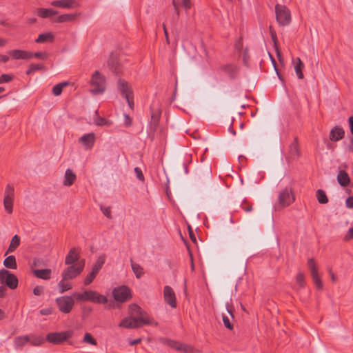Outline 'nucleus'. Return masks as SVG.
Here are the masks:
<instances>
[{"label":"nucleus","mask_w":353,"mask_h":353,"mask_svg":"<svg viewBox=\"0 0 353 353\" xmlns=\"http://www.w3.org/2000/svg\"><path fill=\"white\" fill-rule=\"evenodd\" d=\"M337 181L343 187L347 186L350 182V177L345 170H340L337 175Z\"/></svg>","instance_id":"nucleus-24"},{"label":"nucleus","mask_w":353,"mask_h":353,"mask_svg":"<svg viewBox=\"0 0 353 353\" xmlns=\"http://www.w3.org/2000/svg\"><path fill=\"white\" fill-rule=\"evenodd\" d=\"M126 99V101L130 107V109H133L134 108V101H133V95L128 97V98H125Z\"/></svg>","instance_id":"nucleus-55"},{"label":"nucleus","mask_w":353,"mask_h":353,"mask_svg":"<svg viewBox=\"0 0 353 353\" xmlns=\"http://www.w3.org/2000/svg\"><path fill=\"white\" fill-rule=\"evenodd\" d=\"M71 331L51 332L47 334L46 340L53 344H60L72 336Z\"/></svg>","instance_id":"nucleus-8"},{"label":"nucleus","mask_w":353,"mask_h":353,"mask_svg":"<svg viewBox=\"0 0 353 353\" xmlns=\"http://www.w3.org/2000/svg\"><path fill=\"white\" fill-rule=\"evenodd\" d=\"M351 133L353 134V116L348 119Z\"/></svg>","instance_id":"nucleus-60"},{"label":"nucleus","mask_w":353,"mask_h":353,"mask_svg":"<svg viewBox=\"0 0 353 353\" xmlns=\"http://www.w3.org/2000/svg\"><path fill=\"white\" fill-rule=\"evenodd\" d=\"M85 265L84 261H80L75 265H69L61 273V277L63 279L72 280L75 279L83 270Z\"/></svg>","instance_id":"nucleus-5"},{"label":"nucleus","mask_w":353,"mask_h":353,"mask_svg":"<svg viewBox=\"0 0 353 353\" xmlns=\"http://www.w3.org/2000/svg\"><path fill=\"white\" fill-rule=\"evenodd\" d=\"M347 148L350 152H353V137L350 139V143H348Z\"/></svg>","instance_id":"nucleus-58"},{"label":"nucleus","mask_w":353,"mask_h":353,"mask_svg":"<svg viewBox=\"0 0 353 353\" xmlns=\"http://www.w3.org/2000/svg\"><path fill=\"white\" fill-rule=\"evenodd\" d=\"M58 12L51 8H39L37 11V14L41 18H48L52 16L56 15Z\"/></svg>","instance_id":"nucleus-28"},{"label":"nucleus","mask_w":353,"mask_h":353,"mask_svg":"<svg viewBox=\"0 0 353 353\" xmlns=\"http://www.w3.org/2000/svg\"><path fill=\"white\" fill-rule=\"evenodd\" d=\"M14 196V188L10 185H8L6 188L5 193H4V198H9V199H13Z\"/></svg>","instance_id":"nucleus-41"},{"label":"nucleus","mask_w":353,"mask_h":353,"mask_svg":"<svg viewBox=\"0 0 353 353\" xmlns=\"http://www.w3.org/2000/svg\"><path fill=\"white\" fill-rule=\"evenodd\" d=\"M345 205L347 208H353V196H349L346 199Z\"/></svg>","instance_id":"nucleus-53"},{"label":"nucleus","mask_w":353,"mask_h":353,"mask_svg":"<svg viewBox=\"0 0 353 353\" xmlns=\"http://www.w3.org/2000/svg\"><path fill=\"white\" fill-rule=\"evenodd\" d=\"M50 4L54 7L68 9L77 6V3L75 0H56L52 1Z\"/></svg>","instance_id":"nucleus-19"},{"label":"nucleus","mask_w":353,"mask_h":353,"mask_svg":"<svg viewBox=\"0 0 353 353\" xmlns=\"http://www.w3.org/2000/svg\"><path fill=\"white\" fill-rule=\"evenodd\" d=\"M33 57L41 59H47L48 55L46 52H37L33 53Z\"/></svg>","instance_id":"nucleus-50"},{"label":"nucleus","mask_w":353,"mask_h":353,"mask_svg":"<svg viewBox=\"0 0 353 353\" xmlns=\"http://www.w3.org/2000/svg\"><path fill=\"white\" fill-rule=\"evenodd\" d=\"M275 13L276 21L280 26H287L290 23L291 14L286 6L276 4L275 6Z\"/></svg>","instance_id":"nucleus-6"},{"label":"nucleus","mask_w":353,"mask_h":353,"mask_svg":"<svg viewBox=\"0 0 353 353\" xmlns=\"http://www.w3.org/2000/svg\"><path fill=\"white\" fill-rule=\"evenodd\" d=\"M131 268L137 279H140L144 274L143 268L138 263L131 260Z\"/></svg>","instance_id":"nucleus-31"},{"label":"nucleus","mask_w":353,"mask_h":353,"mask_svg":"<svg viewBox=\"0 0 353 353\" xmlns=\"http://www.w3.org/2000/svg\"><path fill=\"white\" fill-rule=\"evenodd\" d=\"M101 210L102 211L104 216H105L108 219L112 218L111 215V208L110 207H103L101 206Z\"/></svg>","instance_id":"nucleus-46"},{"label":"nucleus","mask_w":353,"mask_h":353,"mask_svg":"<svg viewBox=\"0 0 353 353\" xmlns=\"http://www.w3.org/2000/svg\"><path fill=\"white\" fill-rule=\"evenodd\" d=\"M316 197L319 203L321 204H325L328 202V199L325 192L321 189L316 192Z\"/></svg>","instance_id":"nucleus-35"},{"label":"nucleus","mask_w":353,"mask_h":353,"mask_svg":"<svg viewBox=\"0 0 353 353\" xmlns=\"http://www.w3.org/2000/svg\"><path fill=\"white\" fill-rule=\"evenodd\" d=\"M140 341H141V339H134L133 341H130L129 343L131 345H134L138 344Z\"/></svg>","instance_id":"nucleus-62"},{"label":"nucleus","mask_w":353,"mask_h":353,"mask_svg":"<svg viewBox=\"0 0 353 353\" xmlns=\"http://www.w3.org/2000/svg\"><path fill=\"white\" fill-rule=\"evenodd\" d=\"M241 208L245 212H250L252 210V205L244 201L243 203L241 204Z\"/></svg>","instance_id":"nucleus-47"},{"label":"nucleus","mask_w":353,"mask_h":353,"mask_svg":"<svg viewBox=\"0 0 353 353\" xmlns=\"http://www.w3.org/2000/svg\"><path fill=\"white\" fill-rule=\"evenodd\" d=\"M134 172L137 175V177L140 180V181H143L144 180V176L142 173V171L139 168H134Z\"/></svg>","instance_id":"nucleus-51"},{"label":"nucleus","mask_w":353,"mask_h":353,"mask_svg":"<svg viewBox=\"0 0 353 353\" xmlns=\"http://www.w3.org/2000/svg\"><path fill=\"white\" fill-rule=\"evenodd\" d=\"M6 290H7V289L5 286H3V285L0 286V297L1 298L5 296Z\"/></svg>","instance_id":"nucleus-57"},{"label":"nucleus","mask_w":353,"mask_h":353,"mask_svg":"<svg viewBox=\"0 0 353 353\" xmlns=\"http://www.w3.org/2000/svg\"><path fill=\"white\" fill-rule=\"evenodd\" d=\"M296 283L297 285L300 287V288H303L305 285V279H304V275L302 272H299L297 276H296Z\"/></svg>","instance_id":"nucleus-44"},{"label":"nucleus","mask_w":353,"mask_h":353,"mask_svg":"<svg viewBox=\"0 0 353 353\" xmlns=\"http://www.w3.org/2000/svg\"><path fill=\"white\" fill-rule=\"evenodd\" d=\"M163 298L165 302L167 304H168L171 307L175 308L176 307V295L174 290L170 286H164Z\"/></svg>","instance_id":"nucleus-13"},{"label":"nucleus","mask_w":353,"mask_h":353,"mask_svg":"<svg viewBox=\"0 0 353 353\" xmlns=\"http://www.w3.org/2000/svg\"><path fill=\"white\" fill-rule=\"evenodd\" d=\"M10 57L15 60L19 59H30L33 57V53L22 50H12L9 51Z\"/></svg>","instance_id":"nucleus-15"},{"label":"nucleus","mask_w":353,"mask_h":353,"mask_svg":"<svg viewBox=\"0 0 353 353\" xmlns=\"http://www.w3.org/2000/svg\"><path fill=\"white\" fill-rule=\"evenodd\" d=\"M29 343L34 346H39L43 344L46 339L43 336L34 334H28Z\"/></svg>","instance_id":"nucleus-26"},{"label":"nucleus","mask_w":353,"mask_h":353,"mask_svg":"<svg viewBox=\"0 0 353 353\" xmlns=\"http://www.w3.org/2000/svg\"><path fill=\"white\" fill-rule=\"evenodd\" d=\"M95 123H96L97 125L101 126V125H106V124L108 123V121H107V120H105V119H103V118L99 117V118H97V119L95 120Z\"/></svg>","instance_id":"nucleus-52"},{"label":"nucleus","mask_w":353,"mask_h":353,"mask_svg":"<svg viewBox=\"0 0 353 353\" xmlns=\"http://www.w3.org/2000/svg\"><path fill=\"white\" fill-rule=\"evenodd\" d=\"M344 130L337 126L334 127L330 132V139L332 141H338L344 136Z\"/></svg>","instance_id":"nucleus-22"},{"label":"nucleus","mask_w":353,"mask_h":353,"mask_svg":"<svg viewBox=\"0 0 353 353\" xmlns=\"http://www.w3.org/2000/svg\"><path fill=\"white\" fill-rule=\"evenodd\" d=\"M3 265L10 269L15 270L17 268L15 256L10 255L3 261Z\"/></svg>","instance_id":"nucleus-29"},{"label":"nucleus","mask_w":353,"mask_h":353,"mask_svg":"<svg viewBox=\"0 0 353 353\" xmlns=\"http://www.w3.org/2000/svg\"><path fill=\"white\" fill-rule=\"evenodd\" d=\"M159 114H152L151 119L152 122L150 123L151 130H154L159 121Z\"/></svg>","instance_id":"nucleus-42"},{"label":"nucleus","mask_w":353,"mask_h":353,"mask_svg":"<svg viewBox=\"0 0 353 353\" xmlns=\"http://www.w3.org/2000/svg\"><path fill=\"white\" fill-rule=\"evenodd\" d=\"M124 117H125V125H127V126L130 125L131 123H132L130 117L128 114H125Z\"/></svg>","instance_id":"nucleus-59"},{"label":"nucleus","mask_w":353,"mask_h":353,"mask_svg":"<svg viewBox=\"0 0 353 353\" xmlns=\"http://www.w3.org/2000/svg\"><path fill=\"white\" fill-rule=\"evenodd\" d=\"M130 314L132 316H137V317L145 318L149 322V325L152 323V320L148 314L138 305L132 304L130 306Z\"/></svg>","instance_id":"nucleus-16"},{"label":"nucleus","mask_w":353,"mask_h":353,"mask_svg":"<svg viewBox=\"0 0 353 353\" xmlns=\"http://www.w3.org/2000/svg\"><path fill=\"white\" fill-rule=\"evenodd\" d=\"M182 6L187 10L191 7L190 0H182Z\"/></svg>","instance_id":"nucleus-56"},{"label":"nucleus","mask_w":353,"mask_h":353,"mask_svg":"<svg viewBox=\"0 0 353 353\" xmlns=\"http://www.w3.org/2000/svg\"><path fill=\"white\" fill-rule=\"evenodd\" d=\"M221 69L225 72L230 79L236 78L239 73V68L232 64H227L221 67Z\"/></svg>","instance_id":"nucleus-21"},{"label":"nucleus","mask_w":353,"mask_h":353,"mask_svg":"<svg viewBox=\"0 0 353 353\" xmlns=\"http://www.w3.org/2000/svg\"><path fill=\"white\" fill-rule=\"evenodd\" d=\"M118 89L125 98H128V97L133 95L132 88L124 79H119L118 80Z\"/></svg>","instance_id":"nucleus-17"},{"label":"nucleus","mask_w":353,"mask_h":353,"mask_svg":"<svg viewBox=\"0 0 353 353\" xmlns=\"http://www.w3.org/2000/svg\"><path fill=\"white\" fill-rule=\"evenodd\" d=\"M33 274L37 278L49 280L51 277L52 271L50 269L34 270Z\"/></svg>","instance_id":"nucleus-25"},{"label":"nucleus","mask_w":353,"mask_h":353,"mask_svg":"<svg viewBox=\"0 0 353 353\" xmlns=\"http://www.w3.org/2000/svg\"><path fill=\"white\" fill-rule=\"evenodd\" d=\"M54 40V35L52 32H46L39 35L35 40L36 43H44L47 41L52 42Z\"/></svg>","instance_id":"nucleus-33"},{"label":"nucleus","mask_w":353,"mask_h":353,"mask_svg":"<svg viewBox=\"0 0 353 353\" xmlns=\"http://www.w3.org/2000/svg\"><path fill=\"white\" fill-rule=\"evenodd\" d=\"M143 325H149V322L145 318L130 316L123 319L119 326L128 329H135L141 327Z\"/></svg>","instance_id":"nucleus-4"},{"label":"nucleus","mask_w":353,"mask_h":353,"mask_svg":"<svg viewBox=\"0 0 353 353\" xmlns=\"http://www.w3.org/2000/svg\"><path fill=\"white\" fill-rule=\"evenodd\" d=\"M0 282L12 290L17 288L18 285L17 277L6 269L0 270Z\"/></svg>","instance_id":"nucleus-7"},{"label":"nucleus","mask_w":353,"mask_h":353,"mask_svg":"<svg viewBox=\"0 0 353 353\" xmlns=\"http://www.w3.org/2000/svg\"><path fill=\"white\" fill-rule=\"evenodd\" d=\"M79 259V253L76 248L70 250L65 256V263L68 265H74V263Z\"/></svg>","instance_id":"nucleus-18"},{"label":"nucleus","mask_w":353,"mask_h":353,"mask_svg":"<svg viewBox=\"0 0 353 353\" xmlns=\"http://www.w3.org/2000/svg\"><path fill=\"white\" fill-rule=\"evenodd\" d=\"M3 205L6 211L11 214L13 210V199L3 198Z\"/></svg>","instance_id":"nucleus-36"},{"label":"nucleus","mask_w":353,"mask_h":353,"mask_svg":"<svg viewBox=\"0 0 353 353\" xmlns=\"http://www.w3.org/2000/svg\"><path fill=\"white\" fill-rule=\"evenodd\" d=\"M75 19V14H64L59 15L57 18V22L59 23H63L67 21H71L74 20Z\"/></svg>","instance_id":"nucleus-37"},{"label":"nucleus","mask_w":353,"mask_h":353,"mask_svg":"<svg viewBox=\"0 0 353 353\" xmlns=\"http://www.w3.org/2000/svg\"><path fill=\"white\" fill-rule=\"evenodd\" d=\"M68 85V83L63 82L55 85L52 88V93L55 96H59L61 94L63 88Z\"/></svg>","instance_id":"nucleus-39"},{"label":"nucleus","mask_w":353,"mask_h":353,"mask_svg":"<svg viewBox=\"0 0 353 353\" xmlns=\"http://www.w3.org/2000/svg\"><path fill=\"white\" fill-rule=\"evenodd\" d=\"M95 136L94 133L85 134L79 139L81 142L86 148V149H91L94 143Z\"/></svg>","instance_id":"nucleus-20"},{"label":"nucleus","mask_w":353,"mask_h":353,"mask_svg":"<svg viewBox=\"0 0 353 353\" xmlns=\"http://www.w3.org/2000/svg\"><path fill=\"white\" fill-rule=\"evenodd\" d=\"M223 322L225 325V327L229 330L233 329V325L230 322V318L226 316L225 314L222 315Z\"/></svg>","instance_id":"nucleus-43"},{"label":"nucleus","mask_w":353,"mask_h":353,"mask_svg":"<svg viewBox=\"0 0 353 353\" xmlns=\"http://www.w3.org/2000/svg\"><path fill=\"white\" fill-rule=\"evenodd\" d=\"M295 200L292 188L286 186L278 192L277 205L280 208H284L290 205Z\"/></svg>","instance_id":"nucleus-2"},{"label":"nucleus","mask_w":353,"mask_h":353,"mask_svg":"<svg viewBox=\"0 0 353 353\" xmlns=\"http://www.w3.org/2000/svg\"><path fill=\"white\" fill-rule=\"evenodd\" d=\"M56 302L59 310L65 314L69 313L74 304L72 297L68 296L59 297L56 299Z\"/></svg>","instance_id":"nucleus-9"},{"label":"nucleus","mask_w":353,"mask_h":353,"mask_svg":"<svg viewBox=\"0 0 353 353\" xmlns=\"http://www.w3.org/2000/svg\"><path fill=\"white\" fill-rule=\"evenodd\" d=\"M7 43V40L3 38H0V47H3L6 46Z\"/></svg>","instance_id":"nucleus-63"},{"label":"nucleus","mask_w":353,"mask_h":353,"mask_svg":"<svg viewBox=\"0 0 353 353\" xmlns=\"http://www.w3.org/2000/svg\"><path fill=\"white\" fill-rule=\"evenodd\" d=\"M104 261V257L100 256L98 258L92 266L91 272L89 273L84 279L83 283L85 285H88L93 281L99 270L101 269Z\"/></svg>","instance_id":"nucleus-11"},{"label":"nucleus","mask_w":353,"mask_h":353,"mask_svg":"<svg viewBox=\"0 0 353 353\" xmlns=\"http://www.w3.org/2000/svg\"><path fill=\"white\" fill-rule=\"evenodd\" d=\"M43 68V65L41 64H32L29 69L26 71L27 74H30L31 73L41 70Z\"/></svg>","instance_id":"nucleus-45"},{"label":"nucleus","mask_w":353,"mask_h":353,"mask_svg":"<svg viewBox=\"0 0 353 353\" xmlns=\"http://www.w3.org/2000/svg\"><path fill=\"white\" fill-rule=\"evenodd\" d=\"M43 292V288L41 286H36L33 289V293L36 296H39Z\"/></svg>","instance_id":"nucleus-54"},{"label":"nucleus","mask_w":353,"mask_h":353,"mask_svg":"<svg viewBox=\"0 0 353 353\" xmlns=\"http://www.w3.org/2000/svg\"><path fill=\"white\" fill-rule=\"evenodd\" d=\"M290 154L293 157H298L299 155V149L297 137H295L294 141L290 144Z\"/></svg>","instance_id":"nucleus-34"},{"label":"nucleus","mask_w":353,"mask_h":353,"mask_svg":"<svg viewBox=\"0 0 353 353\" xmlns=\"http://www.w3.org/2000/svg\"><path fill=\"white\" fill-rule=\"evenodd\" d=\"M307 265L310 270L311 276L314 284L319 289H321L323 287V283L319 275L317 267L315 264L314 260L313 259H310L307 261Z\"/></svg>","instance_id":"nucleus-12"},{"label":"nucleus","mask_w":353,"mask_h":353,"mask_svg":"<svg viewBox=\"0 0 353 353\" xmlns=\"http://www.w3.org/2000/svg\"><path fill=\"white\" fill-rule=\"evenodd\" d=\"M90 92L92 94H102L105 90V77L99 73V71H95L91 77L90 80Z\"/></svg>","instance_id":"nucleus-3"},{"label":"nucleus","mask_w":353,"mask_h":353,"mask_svg":"<svg viewBox=\"0 0 353 353\" xmlns=\"http://www.w3.org/2000/svg\"><path fill=\"white\" fill-rule=\"evenodd\" d=\"M190 236L193 241H196V237L192 231L190 232Z\"/></svg>","instance_id":"nucleus-64"},{"label":"nucleus","mask_w":353,"mask_h":353,"mask_svg":"<svg viewBox=\"0 0 353 353\" xmlns=\"http://www.w3.org/2000/svg\"><path fill=\"white\" fill-rule=\"evenodd\" d=\"M112 294L117 301L121 303L131 298L130 290L125 285L115 288L112 291Z\"/></svg>","instance_id":"nucleus-10"},{"label":"nucleus","mask_w":353,"mask_h":353,"mask_svg":"<svg viewBox=\"0 0 353 353\" xmlns=\"http://www.w3.org/2000/svg\"><path fill=\"white\" fill-rule=\"evenodd\" d=\"M83 341L86 343L93 345H96L97 343V341L93 338V336L90 333L88 332L84 334Z\"/></svg>","instance_id":"nucleus-40"},{"label":"nucleus","mask_w":353,"mask_h":353,"mask_svg":"<svg viewBox=\"0 0 353 353\" xmlns=\"http://www.w3.org/2000/svg\"><path fill=\"white\" fill-rule=\"evenodd\" d=\"M12 79V77L10 74H3L0 77V84L3 83L10 82Z\"/></svg>","instance_id":"nucleus-48"},{"label":"nucleus","mask_w":353,"mask_h":353,"mask_svg":"<svg viewBox=\"0 0 353 353\" xmlns=\"http://www.w3.org/2000/svg\"><path fill=\"white\" fill-rule=\"evenodd\" d=\"M9 60V57L7 55H0V61L6 63Z\"/></svg>","instance_id":"nucleus-61"},{"label":"nucleus","mask_w":353,"mask_h":353,"mask_svg":"<svg viewBox=\"0 0 353 353\" xmlns=\"http://www.w3.org/2000/svg\"><path fill=\"white\" fill-rule=\"evenodd\" d=\"M293 63L294 65V70L297 77L299 79L303 78V74L302 72V69L304 67L303 63L301 61L300 58L297 57L296 59L293 60Z\"/></svg>","instance_id":"nucleus-27"},{"label":"nucleus","mask_w":353,"mask_h":353,"mask_svg":"<svg viewBox=\"0 0 353 353\" xmlns=\"http://www.w3.org/2000/svg\"><path fill=\"white\" fill-rule=\"evenodd\" d=\"M353 239V227L350 228L344 236V240L348 241Z\"/></svg>","instance_id":"nucleus-49"},{"label":"nucleus","mask_w":353,"mask_h":353,"mask_svg":"<svg viewBox=\"0 0 353 353\" xmlns=\"http://www.w3.org/2000/svg\"><path fill=\"white\" fill-rule=\"evenodd\" d=\"M15 345L19 347H22L26 343H29L28 335L20 336L15 339Z\"/></svg>","instance_id":"nucleus-38"},{"label":"nucleus","mask_w":353,"mask_h":353,"mask_svg":"<svg viewBox=\"0 0 353 353\" xmlns=\"http://www.w3.org/2000/svg\"><path fill=\"white\" fill-rule=\"evenodd\" d=\"M68 279H62L58 283L57 287L60 293H63L72 288L70 283L68 282Z\"/></svg>","instance_id":"nucleus-30"},{"label":"nucleus","mask_w":353,"mask_h":353,"mask_svg":"<svg viewBox=\"0 0 353 353\" xmlns=\"http://www.w3.org/2000/svg\"><path fill=\"white\" fill-rule=\"evenodd\" d=\"M72 296L77 301L81 302L90 301L97 304H105L108 303V298L95 290H85L83 292H74Z\"/></svg>","instance_id":"nucleus-1"},{"label":"nucleus","mask_w":353,"mask_h":353,"mask_svg":"<svg viewBox=\"0 0 353 353\" xmlns=\"http://www.w3.org/2000/svg\"><path fill=\"white\" fill-rule=\"evenodd\" d=\"M76 174L74 173V172L68 169L66 170L64 175V179L63 183L65 186H70L73 184L74 181L76 179Z\"/></svg>","instance_id":"nucleus-23"},{"label":"nucleus","mask_w":353,"mask_h":353,"mask_svg":"<svg viewBox=\"0 0 353 353\" xmlns=\"http://www.w3.org/2000/svg\"><path fill=\"white\" fill-rule=\"evenodd\" d=\"M19 244H20V237L17 234L14 235L11 239L10 244L9 248H8L7 252H6L5 255H6L8 252H13L17 249V248L19 245Z\"/></svg>","instance_id":"nucleus-32"},{"label":"nucleus","mask_w":353,"mask_h":353,"mask_svg":"<svg viewBox=\"0 0 353 353\" xmlns=\"http://www.w3.org/2000/svg\"><path fill=\"white\" fill-rule=\"evenodd\" d=\"M168 345L170 347L183 353H192L194 350L192 346L185 343H181L175 341H168Z\"/></svg>","instance_id":"nucleus-14"}]
</instances>
